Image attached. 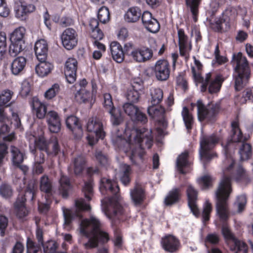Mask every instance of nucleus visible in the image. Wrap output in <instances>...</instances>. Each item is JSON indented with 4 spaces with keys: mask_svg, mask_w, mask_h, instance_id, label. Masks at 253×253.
Segmentation results:
<instances>
[{
    "mask_svg": "<svg viewBox=\"0 0 253 253\" xmlns=\"http://www.w3.org/2000/svg\"><path fill=\"white\" fill-rule=\"evenodd\" d=\"M122 131L115 128L112 132L111 140L115 147L127 152L131 149V161L138 164L142 161L144 150L150 149L152 144L151 131L145 128L133 129L129 136V142L122 137Z\"/></svg>",
    "mask_w": 253,
    "mask_h": 253,
    "instance_id": "nucleus-1",
    "label": "nucleus"
},
{
    "mask_svg": "<svg viewBox=\"0 0 253 253\" xmlns=\"http://www.w3.org/2000/svg\"><path fill=\"white\" fill-rule=\"evenodd\" d=\"M102 226L99 219L93 216L82 220L80 227L81 234L89 239L84 244L86 249L95 248L99 243L104 244L110 240L109 233L102 230Z\"/></svg>",
    "mask_w": 253,
    "mask_h": 253,
    "instance_id": "nucleus-2",
    "label": "nucleus"
},
{
    "mask_svg": "<svg viewBox=\"0 0 253 253\" xmlns=\"http://www.w3.org/2000/svg\"><path fill=\"white\" fill-rule=\"evenodd\" d=\"M224 162L223 176L216 191V206H225L232 191L231 179L228 174L231 172L234 161L232 157L228 158Z\"/></svg>",
    "mask_w": 253,
    "mask_h": 253,
    "instance_id": "nucleus-3",
    "label": "nucleus"
},
{
    "mask_svg": "<svg viewBox=\"0 0 253 253\" xmlns=\"http://www.w3.org/2000/svg\"><path fill=\"white\" fill-rule=\"evenodd\" d=\"M193 58L195 66L192 67V72L195 80L198 82L202 83L201 90L205 91L208 85L209 84V92L210 93H213L218 91L223 82L221 77L219 75L212 76L210 73L207 74L205 78L201 77L199 71L202 67V65L196 59L195 57L194 56Z\"/></svg>",
    "mask_w": 253,
    "mask_h": 253,
    "instance_id": "nucleus-4",
    "label": "nucleus"
},
{
    "mask_svg": "<svg viewBox=\"0 0 253 253\" xmlns=\"http://www.w3.org/2000/svg\"><path fill=\"white\" fill-rule=\"evenodd\" d=\"M232 63L235 71V88L240 90L250 78L251 68L246 57L241 53L233 56Z\"/></svg>",
    "mask_w": 253,
    "mask_h": 253,
    "instance_id": "nucleus-5",
    "label": "nucleus"
},
{
    "mask_svg": "<svg viewBox=\"0 0 253 253\" xmlns=\"http://www.w3.org/2000/svg\"><path fill=\"white\" fill-rule=\"evenodd\" d=\"M100 190L103 194H112L111 197H105L101 200L102 206H122L124 204L123 198L118 194L119 188L114 181L104 177L101 180Z\"/></svg>",
    "mask_w": 253,
    "mask_h": 253,
    "instance_id": "nucleus-6",
    "label": "nucleus"
},
{
    "mask_svg": "<svg viewBox=\"0 0 253 253\" xmlns=\"http://www.w3.org/2000/svg\"><path fill=\"white\" fill-rule=\"evenodd\" d=\"M86 127L87 131L92 133L87 136V139L90 145H93L99 138L103 139L104 137L105 132L104 130L103 125L99 118L94 117L89 119Z\"/></svg>",
    "mask_w": 253,
    "mask_h": 253,
    "instance_id": "nucleus-7",
    "label": "nucleus"
},
{
    "mask_svg": "<svg viewBox=\"0 0 253 253\" xmlns=\"http://www.w3.org/2000/svg\"><path fill=\"white\" fill-rule=\"evenodd\" d=\"M25 28L21 27L16 29L11 34L10 37L11 44L9 48V54L10 56H16L25 48Z\"/></svg>",
    "mask_w": 253,
    "mask_h": 253,
    "instance_id": "nucleus-8",
    "label": "nucleus"
},
{
    "mask_svg": "<svg viewBox=\"0 0 253 253\" xmlns=\"http://www.w3.org/2000/svg\"><path fill=\"white\" fill-rule=\"evenodd\" d=\"M191 105L197 106L198 120L201 122L206 119L209 120H212L219 109L218 104L211 103L206 106L201 99L198 100L196 104H191Z\"/></svg>",
    "mask_w": 253,
    "mask_h": 253,
    "instance_id": "nucleus-9",
    "label": "nucleus"
},
{
    "mask_svg": "<svg viewBox=\"0 0 253 253\" xmlns=\"http://www.w3.org/2000/svg\"><path fill=\"white\" fill-rule=\"evenodd\" d=\"M219 138L214 134L203 137L200 141V155L201 159L209 161L213 155L210 153V150L217 143Z\"/></svg>",
    "mask_w": 253,
    "mask_h": 253,
    "instance_id": "nucleus-10",
    "label": "nucleus"
},
{
    "mask_svg": "<svg viewBox=\"0 0 253 253\" xmlns=\"http://www.w3.org/2000/svg\"><path fill=\"white\" fill-rule=\"evenodd\" d=\"M153 55V50L147 47L134 48L128 54L130 59L136 63H144L149 61Z\"/></svg>",
    "mask_w": 253,
    "mask_h": 253,
    "instance_id": "nucleus-11",
    "label": "nucleus"
},
{
    "mask_svg": "<svg viewBox=\"0 0 253 253\" xmlns=\"http://www.w3.org/2000/svg\"><path fill=\"white\" fill-rule=\"evenodd\" d=\"M91 208V207H73L71 209H69L63 207L62 210L64 216L65 224L69 225L74 218H82L83 213L90 211Z\"/></svg>",
    "mask_w": 253,
    "mask_h": 253,
    "instance_id": "nucleus-12",
    "label": "nucleus"
},
{
    "mask_svg": "<svg viewBox=\"0 0 253 253\" xmlns=\"http://www.w3.org/2000/svg\"><path fill=\"white\" fill-rule=\"evenodd\" d=\"M160 244L162 248L169 253H177L181 248L180 240L171 234H167L162 237Z\"/></svg>",
    "mask_w": 253,
    "mask_h": 253,
    "instance_id": "nucleus-13",
    "label": "nucleus"
},
{
    "mask_svg": "<svg viewBox=\"0 0 253 253\" xmlns=\"http://www.w3.org/2000/svg\"><path fill=\"white\" fill-rule=\"evenodd\" d=\"M123 110L130 119L134 122L145 124L147 122L146 115L141 112L137 106L130 103H126L123 106Z\"/></svg>",
    "mask_w": 253,
    "mask_h": 253,
    "instance_id": "nucleus-14",
    "label": "nucleus"
},
{
    "mask_svg": "<svg viewBox=\"0 0 253 253\" xmlns=\"http://www.w3.org/2000/svg\"><path fill=\"white\" fill-rule=\"evenodd\" d=\"M62 43L64 47L68 50L73 49L78 42V35L72 28L65 30L61 35Z\"/></svg>",
    "mask_w": 253,
    "mask_h": 253,
    "instance_id": "nucleus-15",
    "label": "nucleus"
},
{
    "mask_svg": "<svg viewBox=\"0 0 253 253\" xmlns=\"http://www.w3.org/2000/svg\"><path fill=\"white\" fill-rule=\"evenodd\" d=\"M154 71L158 80H167L169 76L170 72L169 63L165 60H158L155 64Z\"/></svg>",
    "mask_w": 253,
    "mask_h": 253,
    "instance_id": "nucleus-16",
    "label": "nucleus"
},
{
    "mask_svg": "<svg viewBox=\"0 0 253 253\" xmlns=\"http://www.w3.org/2000/svg\"><path fill=\"white\" fill-rule=\"evenodd\" d=\"M78 62L74 58H69L65 65V76L67 82L70 84L73 83L76 79V71Z\"/></svg>",
    "mask_w": 253,
    "mask_h": 253,
    "instance_id": "nucleus-17",
    "label": "nucleus"
},
{
    "mask_svg": "<svg viewBox=\"0 0 253 253\" xmlns=\"http://www.w3.org/2000/svg\"><path fill=\"white\" fill-rule=\"evenodd\" d=\"M84 198H79L75 201V206H90V201L93 195V184L91 180L84 183L83 187Z\"/></svg>",
    "mask_w": 253,
    "mask_h": 253,
    "instance_id": "nucleus-18",
    "label": "nucleus"
},
{
    "mask_svg": "<svg viewBox=\"0 0 253 253\" xmlns=\"http://www.w3.org/2000/svg\"><path fill=\"white\" fill-rule=\"evenodd\" d=\"M35 9V7L33 4L27 5L22 1H18L15 3L14 6L15 16L22 20H24L27 14L33 12Z\"/></svg>",
    "mask_w": 253,
    "mask_h": 253,
    "instance_id": "nucleus-19",
    "label": "nucleus"
},
{
    "mask_svg": "<svg viewBox=\"0 0 253 253\" xmlns=\"http://www.w3.org/2000/svg\"><path fill=\"white\" fill-rule=\"evenodd\" d=\"M46 119L51 132L57 133L60 130V120L56 112L51 111L47 112L46 115Z\"/></svg>",
    "mask_w": 253,
    "mask_h": 253,
    "instance_id": "nucleus-20",
    "label": "nucleus"
},
{
    "mask_svg": "<svg viewBox=\"0 0 253 253\" xmlns=\"http://www.w3.org/2000/svg\"><path fill=\"white\" fill-rule=\"evenodd\" d=\"M178 45L181 55L186 56L191 49V44L182 29L178 31Z\"/></svg>",
    "mask_w": 253,
    "mask_h": 253,
    "instance_id": "nucleus-21",
    "label": "nucleus"
},
{
    "mask_svg": "<svg viewBox=\"0 0 253 253\" xmlns=\"http://www.w3.org/2000/svg\"><path fill=\"white\" fill-rule=\"evenodd\" d=\"M67 127L72 131L77 138H81L83 135V130L78 119L74 116L68 117L66 120Z\"/></svg>",
    "mask_w": 253,
    "mask_h": 253,
    "instance_id": "nucleus-22",
    "label": "nucleus"
},
{
    "mask_svg": "<svg viewBox=\"0 0 253 253\" xmlns=\"http://www.w3.org/2000/svg\"><path fill=\"white\" fill-rule=\"evenodd\" d=\"M148 113L157 121L161 122L163 126L167 125V123L164 118L165 110L161 106L153 105L149 106L147 109Z\"/></svg>",
    "mask_w": 253,
    "mask_h": 253,
    "instance_id": "nucleus-23",
    "label": "nucleus"
},
{
    "mask_svg": "<svg viewBox=\"0 0 253 253\" xmlns=\"http://www.w3.org/2000/svg\"><path fill=\"white\" fill-rule=\"evenodd\" d=\"M130 195L132 201L135 205H141L145 199V193L144 189L140 184H136L134 188L130 190Z\"/></svg>",
    "mask_w": 253,
    "mask_h": 253,
    "instance_id": "nucleus-24",
    "label": "nucleus"
},
{
    "mask_svg": "<svg viewBox=\"0 0 253 253\" xmlns=\"http://www.w3.org/2000/svg\"><path fill=\"white\" fill-rule=\"evenodd\" d=\"M35 54L39 61L45 60L48 51L47 44L44 40L37 41L35 44Z\"/></svg>",
    "mask_w": 253,
    "mask_h": 253,
    "instance_id": "nucleus-25",
    "label": "nucleus"
},
{
    "mask_svg": "<svg viewBox=\"0 0 253 253\" xmlns=\"http://www.w3.org/2000/svg\"><path fill=\"white\" fill-rule=\"evenodd\" d=\"M110 49L113 59L118 63H121L124 59V53L120 43L116 42H111Z\"/></svg>",
    "mask_w": 253,
    "mask_h": 253,
    "instance_id": "nucleus-26",
    "label": "nucleus"
},
{
    "mask_svg": "<svg viewBox=\"0 0 253 253\" xmlns=\"http://www.w3.org/2000/svg\"><path fill=\"white\" fill-rule=\"evenodd\" d=\"M26 64V59L23 56L15 58L11 63V71L14 75H19L23 71Z\"/></svg>",
    "mask_w": 253,
    "mask_h": 253,
    "instance_id": "nucleus-27",
    "label": "nucleus"
},
{
    "mask_svg": "<svg viewBox=\"0 0 253 253\" xmlns=\"http://www.w3.org/2000/svg\"><path fill=\"white\" fill-rule=\"evenodd\" d=\"M40 63L36 66L37 74L41 77H43L49 74L53 69V65L45 60L39 61Z\"/></svg>",
    "mask_w": 253,
    "mask_h": 253,
    "instance_id": "nucleus-28",
    "label": "nucleus"
},
{
    "mask_svg": "<svg viewBox=\"0 0 253 253\" xmlns=\"http://www.w3.org/2000/svg\"><path fill=\"white\" fill-rule=\"evenodd\" d=\"M231 126L232 138L231 141L232 142H243L248 140V137L243 136L237 121H235L233 122L231 124Z\"/></svg>",
    "mask_w": 253,
    "mask_h": 253,
    "instance_id": "nucleus-29",
    "label": "nucleus"
},
{
    "mask_svg": "<svg viewBox=\"0 0 253 253\" xmlns=\"http://www.w3.org/2000/svg\"><path fill=\"white\" fill-rule=\"evenodd\" d=\"M102 211L109 219L116 217L123 213V207H102Z\"/></svg>",
    "mask_w": 253,
    "mask_h": 253,
    "instance_id": "nucleus-30",
    "label": "nucleus"
},
{
    "mask_svg": "<svg viewBox=\"0 0 253 253\" xmlns=\"http://www.w3.org/2000/svg\"><path fill=\"white\" fill-rule=\"evenodd\" d=\"M141 15V11L139 8L133 7L130 8L126 13L124 18L128 22H135L140 18Z\"/></svg>",
    "mask_w": 253,
    "mask_h": 253,
    "instance_id": "nucleus-31",
    "label": "nucleus"
},
{
    "mask_svg": "<svg viewBox=\"0 0 253 253\" xmlns=\"http://www.w3.org/2000/svg\"><path fill=\"white\" fill-rule=\"evenodd\" d=\"M10 153L11 155L12 161L14 165H19L23 162L25 158L24 155L17 147L11 146Z\"/></svg>",
    "mask_w": 253,
    "mask_h": 253,
    "instance_id": "nucleus-32",
    "label": "nucleus"
},
{
    "mask_svg": "<svg viewBox=\"0 0 253 253\" xmlns=\"http://www.w3.org/2000/svg\"><path fill=\"white\" fill-rule=\"evenodd\" d=\"M59 182L60 185L59 190L63 198H66L68 196L71 188L70 180L67 176L62 175Z\"/></svg>",
    "mask_w": 253,
    "mask_h": 253,
    "instance_id": "nucleus-33",
    "label": "nucleus"
},
{
    "mask_svg": "<svg viewBox=\"0 0 253 253\" xmlns=\"http://www.w3.org/2000/svg\"><path fill=\"white\" fill-rule=\"evenodd\" d=\"M30 145L32 146L33 149L34 148L35 150L37 147L40 151L47 150V143L44 137L42 135L38 138L33 136L32 138L31 139Z\"/></svg>",
    "mask_w": 253,
    "mask_h": 253,
    "instance_id": "nucleus-34",
    "label": "nucleus"
},
{
    "mask_svg": "<svg viewBox=\"0 0 253 253\" xmlns=\"http://www.w3.org/2000/svg\"><path fill=\"white\" fill-rule=\"evenodd\" d=\"M33 108L36 111L37 117L40 119L46 117V107L38 99H34L33 102Z\"/></svg>",
    "mask_w": 253,
    "mask_h": 253,
    "instance_id": "nucleus-35",
    "label": "nucleus"
},
{
    "mask_svg": "<svg viewBox=\"0 0 253 253\" xmlns=\"http://www.w3.org/2000/svg\"><path fill=\"white\" fill-rule=\"evenodd\" d=\"M10 128L7 124H3L0 127V140L2 139L5 142H11L15 140V134L13 132L8 134Z\"/></svg>",
    "mask_w": 253,
    "mask_h": 253,
    "instance_id": "nucleus-36",
    "label": "nucleus"
},
{
    "mask_svg": "<svg viewBox=\"0 0 253 253\" xmlns=\"http://www.w3.org/2000/svg\"><path fill=\"white\" fill-rule=\"evenodd\" d=\"M188 152L186 151L181 153L177 158L176 166L178 170L181 173H184L185 172L183 169L186 168L189 165L188 161Z\"/></svg>",
    "mask_w": 253,
    "mask_h": 253,
    "instance_id": "nucleus-37",
    "label": "nucleus"
},
{
    "mask_svg": "<svg viewBox=\"0 0 253 253\" xmlns=\"http://www.w3.org/2000/svg\"><path fill=\"white\" fill-rule=\"evenodd\" d=\"M151 103L153 105L159 104L163 98V90L159 88H152L150 89Z\"/></svg>",
    "mask_w": 253,
    "mask_h": 253,
    "instance_id": "nucleus-38",
    "label": "nucleus"
},
{
    "mask_svg": "<svg viewBox=\"0 0 253 253\" xmlns=\"http://www.w3.org/2000/svg\"><path fill=\"white\" fill-rule=\"evenodd\" d=\"M130 167L126 164H121L120 165V179L123 184L126 185L130 181Z\"/></svg>",
    "mask_w": 253,
    "mask_h": 253,
    "instance_id": "nucleus-39",
    "label": "nucleus"
},
{
    "mask_svg": "<svg viewBox=\"0 0 253 253\" xmlns=\"http://www.w3.org/2000/svg\"><path fill=\"white\" fill-rule=\"evenodd\" d=\"M231 245V250L235 253H248V246L244 242L237 239Z\"/></svg>",
    "mask_w": 253,
    "mask_h": 253,
    "instance_id": "nucleus-40",
    "label": "nucleus"
},
{
    "mask_svg": "<svg viewBox=\"0 0 253 253\" xmlns=\"http://www.w3.org/2000/svg\"><path fill=\"white\" fill-rule=\"evenodd\" d=\"M179 191L178 189H173L170 191L165 198V203L167 205L176 204L179 200Z\"/></svg>",
    "mask_w": 253,
    "mask_h": 253,
    "instance_id": "nucleus-41",
    "label": "nucleus"
},
{
    "mask_svg": "<svg viewBox=\"0 0 253 253\" xmlns=\"http://www.w3.org/2000/svg\"><path fill=\"white\" fill-rule=\"evenodd\" d=\"M112 242L115 248L119 250H123V236L119 229H116L114 231V238L112 239Z\"/></svg>",
    "mask_w": 253,
    "mask_h": 253,
    "instance_id": "nucleus-42",
    "label": "nucleus"
},
{
    "mask_svg": "<svg viewBox=\"0 0 253 253\" xmlns=\"http://www.w3.org/2000/svg\"><path fill=\"white\" fill-rule=\"evenodd\" d=\"M40 188L42 192L49 194L52 190L51 182L47 176L44 175L41 178Z\"/></svg>",
    "mask_w": 253,
    "mask_h": 253,
    "instance_id": "nucleus-43",
    "label": "nucleus"
},
{
    "mask_svg": "<svg viewBox=\"0 0 253 253\" xmlns=\"http://www.w3.org/2000/svg\"><path fill=\"white\" fill-rule=\"evenodd\" d=\"M186 5L189 7L192 13L195 22L197 21V16L199 12V5L200 0H185Z\"/></svg>",
    "mask_w": 253,
    "mask_h": 253,
    "instance_id": "nucleus-44",
    "label": "nucleus"
},
{
    "mask_svg": "<svg viewBox=\"0 0 253 253\" xmlns=\"http://www.w3.org/2000/svg\"><path fill=\"white\" fill-rule=\"evenodd\" d=\"M111 115V121L113 125L118 126L123 121V118L119 109L114 108L108 111Z\"/></svg>",
    "mask_w": 253,
    "mask_h": 253,
    "instance_id": "nucleus-45",
    "label": "nucleus"
},
{
    "mask_svg": "<svg viewBox=\"0 0 253 253\" xmlns=\"http://www.w3.org/2000/svg\"><path fill=\"white\" fill-rule=\"evenodd\" d=\"M85 164V160L83 156H79L74 159V172L76 174L81 173L84 168Z\"/></svg>",
    "mask_w": 253,
    "mask_h": 253,
    "instance_id": "nucleus-46",
    "label": "nucleus"
},
{
    "mask_svg": "<svg viewBox=\"0 0 253 253\" xmlns=\"http://www.w3.org/2000/svg\"><path fill=\"white\" fill-rule=\"evenodd\" d=\"M90 92L86 88H80L75 95V98L80 103L85 102L91 97Z\"/></svg>",
    "mask_w": 253,
    "mask_h": 253,
    "instance_id": "nucleus-47",
    "label": "nucleus"
},
{
    "mask_svg": "<svg viewBox=\"0 0 253 253\" xmlns=\"http://www.w3.org/2000/svg\"><path fill=\"white\" fill-rule=\"evenodd\" d=\"M181 114L186 128L187 129H190L193 123V118L192 116L190 114L186 107L183 108Z\"/></svg>",
    "mask_w": 253,
    "mask_h": 253,
    "instance_id": "nucleus-48",
    "label": "nucleus"
},
{
    "mask_svg": "<svg viewBox=\"0 0 253 253\" xmlns=\"http://www.w3.org/2000/svg\"><path fill=\"white\" fill-rule=\"evenodd\" d=\"M187 194L188 197V206H196L197 191L192 186L189 185L188 186Z\"/></svg>",
    "mask_w": 253,
    "mask_h": 253,
    "instance_id": "nucleus-49",
    "label": "nucleus"
},
{
    "mask_svg": "<svg viewBox=\"0 0 253 253\" xmlns=\"http://www.w3.org/2000/svg\"><path fill=\"white\" fill-rule=\"evenodd\" d=\"M252 153V148L250 144L247 143H243L239 150L241 159L245 160L248 159Z\"/></svg>",
    "mask_w": 253,
    "mask_h": 253,
    "instance_id": "nucleus-50",
    "label": "nucleus"
},
{
    "mask_svg": "<svg viewBox=\"0 0 253 253\" xmlns=\"http://www.w3.org/2000/svg\"><path fill=\"white\" fill-rule=\"evenodd\" d=\"M97 17L100 22L103 24L108 22L110 20V13L108 8L106 6H102L99 8Z\"/></svg>",
    "mask_w": 253,
    "mask_h": 253,
    "instance_id": "nucleus-51",
    "label": "nucleus"
},
{
    "mask_svg": "<svg viewBox=\"0 0 253 253\" xmlns=\"http://www.w3.org/2000/svg\"><path fill=\"white\" fill-rule=\"evenodd\" d=\"M217 213L219 217L220 220L225 224L229 217L228 207H216Z\"/></svg>",
    "mask_w": 253,
    "mask_h": 253,
    "instance_id": "nucleus-52",
    "label": "nucleus"
},
{
    "mask_svg": "<svg viewBox=\"0 0 253 253\" xmlns=\"http://www.w3.org/2000/svg\"><path fill=\"white\" fill-rule=\"evenodd\" d=\"M126 96L128 101L136 103L139 100L140 94L137 90L131 88L127 90Z\"/></svg>",
    "mask_w": 253,
    "mask_h": 253,
    "instance_id": "nucleus-53",
    "label": "nucleus"
},
{
    "mask_svg": "<svg viewBox=\"0 0 253 253\" xmlns=\"http://www.w3.org/2000/svg\"><path fill=\"white\" fill-rule=\"evenodd\" d=\"M13 94V92L10 90L3 91L0 95V106H7V104L11 100Z\"/></svg>",
    "mask_w": 253,
    "mask_h": 253,
    "instance_id": "nucleus-54",
    "label": "nucleus"
},
{
    "mask_svg": "<svg viewBox=\"0 0 253 253\" xmlns=\"http://www.w3.org/2000/svg\"><path fill=\"white\" fill-rule=\"evenodd\" d=\"M42 246L44 253H56L58 247L57 243L53 241H48Z\"/></svg>",
    "mask_w": 253,
    "mask_h": 253,
    "instance_id": "nucleus-55",
    "label": "nucleus"
},
{
    "mask_svg": "<svg viewBox=\"0 0 253 253\" xmlns=\"http://www.w3.org/2000/svg\"><path fill=\"white\" fill-rule=\"evenodd\" d=\"M221 233L226 240H230L233 242L237 239L235 237L234 235L231 232L229 227L225 224H223L222 227Z\"/></svg>",
    "mask_w": 253,
    "mask_h": 253,
    "instance_id": "nucleus-56",
    "label": "nucleus"
},
{
    "mask_svg": "<svg viewBox=\"0 0 253 253\" xmlns=\"http://www.w3.org/2000/svg\"><path fill=\"white\" fill-rule=\"evenodd\" d=\"M30 150L33 154H36L34 159V163L42 164L44 162V154L40 151H37L33 149L32 146L30 145L29 146Z\"/></svg>",
    "mask_w": 253,
    "mask_h": 253,
    "instance_id": "nucleus-57",
    "label": "nucleus"
},
{
    "mask_svg": "<svg viewBox=\"0 0 253 253\" xmlns=\"http://www.w3.org/2000/svg\"><path fill=\"white\" fill-rule=\"evenodd\" d=\"M13 193V190L9 185L3 184L0 186V195L4 198L10 197Z\"/></svg>",
    "mask_w": 253,
    "mask_h": 253,
    "instance_id": "nucleus-58",
    "label": "nucleus"
},
{
    "mask_svg": "<svg viewBox=\"0 0 253 253\" xmlns=\"http://www.w3.org/2000/svg\"><path fill=\"white\" fill-rule=\"evenodd\" d=\"M59 85L57 84H53L44 94L46 98L50 99L54 97L56 94L59 92Z\"/></svg>",
    "mask_w": 253,
    "mask_h": 253,
    "instance_id": "nucleus-59",
    "label": "nucleus"
},
{
    "mask_svg": "<svg viewBox=\"0 0 253 253\" xmlns=\"http://www.w3.org/2000/svg\"><path fill=\"white\" fill-rule=\"evenodd\" d=\"M198 181L203 189H206L211 186L212 178L210 175L206 174L201 177Z\"/></svg>",
    "mask_w": 253,
    "mask_h": 253,
    "instance_id": "nucleus-60",
    "label": "nucleus"
},
{
    "mask_svg": "<svg viewBox=\"0 0 253 253\" xmlns=\"http://www.w3.org/2000/svg\"><path fill=\"white\" fill-rule=\"evenodd\" d=\"M95 157L100 165L106 166L108 164V158L107 156L101 151H96L95 153Z\"/></svg>",
    "mask_w": 253,
    "mask_h": 253,
    "instance_id": "nucleus-61",
    "label": "nucleus"
},
{
    "mask_svg": "<svg viewBox=\"0 0 253 253\" xmlns=\"http://www.w3.org/2000/svg\"><path fill=\"white\" fill-rule=\"evenodd\" d=\"M15 208L16 215L19 219L26 217L29 212L27 207H15Z\"/></svg>",
    "mask_w": 253,
    "mask_h": 253,
    "instance_id": "nucleus-62",
    "label": "nucleus"
},
{
    "mask_svg": "<svg viewBox=\"0 0 253 253\" xmlns=\"http://www.w3.org/2000/svg\"><path fill=\"white\" fill-rule=\"evenodd\" d=\"M104 106L108 111L115 108L112 102V99L110 94H104Z\"/></svg>",
    "mask_w": 253,
    "mask_h": 253,
    "instance_id": "nucleus-63",
    "label": "nucleus"
},
{
    "mask_svg": "<svg viewBox=\"0 0 253 253\" xmlns=\"http://www.w3.org/2000/svg\"><path fill=\"white\" fill-rule=\"evenodd\" d=\"M37 188V183L34 179L31 180L28 183L26 189V194H29L32 198L34 197L35 192Z\"/></svg>",
    "mask_w": 253,
    "mask_h": 253,
    "instance_id": "nucleus-64",
    "label": "nucleus"
}]
</instances>
